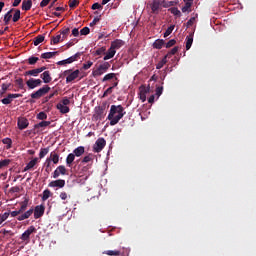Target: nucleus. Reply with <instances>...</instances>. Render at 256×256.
<instances>
[{"label":"nucleus","mask_w":256,"mask_h":256,"mask_svg":"<svg viewBox=\"0 0 256 256\" xmlns=\"http://www.w3.org/2000/svg\"><path fill=\"white\" fill-rule=\"evenodd\" d=\"M127 112H125V108L121 105H112L110 107V111L108 114V121H110L111 127L117 125L119 121H121L122 117H125Z\"/></svg>","instance_id":"f257e3e1"},{"label":"nucleus","mask_w":256,"mask_h":256,"mask_svg":"<svg viewBox=\"0 0 256 256\" xmlns=\"http://www.w3.org/2000/svg\"><path fill=\"white\" fill-rule=\"evenodd\" d=\"M148 7L151 9L150 13L152 15H159L163 9L173 7V2L165 0H152V2L148 4Z\"/></svg>","instance_id":"f03ea898"},{"label":"nucleus","mask_w":256,"mask_h":256,"mask_svg":"<svg viewBox=\"0 0 256 256\" xmlns=\"http://www.w3.org/2000/svg\"><path fill=\"white\" fill-rule=\"evenodd\" d=\"M34 213V219H40V217H43L45 215V206L44 205H38L34 209L30 208L23 214L17 217V221H25V219H29L31 215Z\"/></svg>","instance_id":"7ed1b4c3"},{"label":"nucleus","mask_w":256,"mask_h":256,"mask_svg":"<svg viewBox=\"0 0 256 256\" xmlns=\"http://www.w3.org/2000/svg\"><path fill=\"white\" fill-rule=\"evenodd\" d=\"M29 206V199L25 198L24 201H22L20 203V208L18 210L15 211H8L9 212V217H20V215H23V213H25V211H27V207Z\"/></svg>","instance_id":"20e7f679"},{"label":"nucleus","mask_w":256,"mask_h":256,"mask_svg":"<svg viewBox=\"0 0 256 256\" xmlns=\"http://www.w3.org/2000/svg\"><path fill=\"white\" fill-rule=\"evenodd\" d=\"M66 77V83H73L75 79H78L79 75H81V71L79 69L73 71L72 69L65 70L62 74Z\"/></svg>","instance_id":"39448f33"},{"label":"nucleus","mask_w":256,"mask_h":256,"mask_svg":"<svg viewBox=\"0 0 256 256\" xmlns=\"http://www.w3.org/2000/svg\"><path fill=\"white\" fill-rule=\"evenodd\" d=\"M110 68L111 64L109 62H104L103 64H100L96 70L92 71V75L93 77H101V75L107 73Z\"/></svg>","instance_id":"423d86ee"},{"label":"nucleus","mask_w":256,"mask_h":256,"mask_svg":"<svg viewBox=\"0 0 256 256\" xmlns=\"http://www.w3.org/2000/svg\"><path fill=\"white\" fill-rule=\"evenodd\" d=\"M51 91V87L49 85H46L42 88H39L36 92H33L30 97L31 99H41V97H44V95H47Z\"/></svg>","instance_id":"0eeeda50"},{"label":"nucleus","mask_w":256,"mask_h":256,"mask_svg":"<svg viewBox=\"0 0 256 256\" xmlns=\"http://www.w3.org/2000/svg\"><path fill=\"white\" fill-rule=\"evenodd\" d=\"M105 107L102 106H98L95 108L94 114H93V119L95 121H102L103 119H105Z\"/></svg>","instance_id":"6e6552de"},{"label":"nucleus","mask_w":256,"mask_h":256,"mask_svg":"<svg viewBox=\"0 0 256 256\" xmlns=\"http://www.w3.org/2000/svg\"><path fill=\"white\" fill-rule=\"evenodd\" d=\"M106 145L107 141H105V138H98L93 146L94 153H101Z\"/></svg>","instance_id":"1a4fd4ad"},{"label":"nucleus","mask_w":256,"mask_h":256,"mask_svg":"<svg viewBox=\"0 0 256 256\" xmlns=\"http://www.w3.org/2000/svg\"><path fill=\"white\" fill-rule=\"evenodd\" d=\"M26 85L28 89L33 90L36 89V87H41V85H43V80L30 78L26 81Z\"/></svg>","instance_id":"9d476101"},{"label":"nucleus","mask_w":256,"mask_h":256,"mask_svg":"<svg viewBox=\"0 0 256 256\" xmlns=\"http://www.w3.org/2000/svg\"><path fill=\"white\" fill-rule=\"evenodd\" d=\"M151 87H147L145 85L140 86L139 88V98L142 101V103H145L147 101V93H149Z\"/></svg>","instance_id":"9b49d317"},{"label":"nucleus","mask_w":256,"mask_h":256,"mask_svg":"<svg viewBox=\"0 0 256 256\" xmlns=\"http://www.w3.org/2000/svg\"><path fill=\"white\" fill-rule=\"evenodd\" d=\"M37 231V229L35 228V226H30L28 227V229L21 235L20 239L22 241H29L32 233H35Z\"/></svg>","instance_id":"f8f14e48"},{"label":"nucleus","mask_w":256,"mask_h":256,"mask_svg":"<svg viewBox=\"0 0 256 256\" xmlns=\"http://www.w3.org/2000/svg\"><path fill=\"white\" fill-rule=\"evenodd\" d=\"M67 174V168L65 166L60 165L56 168V170L53 172L52 177L53 179H58L61 175H66Z\"/></svg>","instance_id":"ddd939ff"},{"label":"nucleus","mask_w":256,"mask_h":256,"mask_svg":"<svg viewBox=\"0 0 256 256\" xmlns=\"http://www.w3.org/2000/svg\"><path fill=\"white\" fill-rule=\"evenodd\" d=\"M18 97H23L22 94H8V96L1 100L3 105H11L13 99H18Z\"/></svg>","instance_id":"4468645a"},{"label":"nucleus","mask_w":256,"mask_h":256,"mask_svg":"<svg viewBox=\"0 0 256 256\" xmlns=\"http://www.w3.org/2000/svg\"><path fill=\"white\" fill-rule=\"evenodd\" d=\"M17 125L18 129H20V131H23V129H27L29 127V120H27V118H19Z\"/></svg>","instance_id":"2eb2a0df"},{"label":"nucleus","mask_w":256,"mask_h":256,"mask_svg":"<svg viewBox=\"0 0 256 256\" xmlns=\"http://www.w3.org/2000/svg\"><path fill=\"white\" fill-rule=\"evenodd\" d=\"M48 187H59V189H63V187H65V180L58 179V180L51 181L48 184Z\"/></svg>","instance_id":"dca6fc26"},{"label":"nucleus","mask_w":256,"mask_h":256,"mask_svg":"<svg viewBox=\"0 0 256 256\" xmlns=\"http://www.w3.org/2000/svg\"><path fill=\"white\" fill-rule=\"evenodd\" d=\"M125 45V42L121 39H116L111 42V46L113 50L117 51V49H121Z\"/></svg>","instance_id":"f3484780"},{"label":"nucleus","mask_w":256,"mask_h":256,"mask_svg":"<svg viewBox=\"0 0 256 256\" xmlns=\"http://www.w3.org/2000/svg\"><path fill=\"white\" fill-rule=\"evenodd\" d=\"M13 11H15V8L10 9L5 15H4V25H9L11 22V19H13Z\"/></svg>","instance_id":"a211bd4d"},{"label":"nucleus","mask_w":256,"mask_h":256,"mask_svg":"<svg viewBox=\"0 0 256 256\" xmlns=\"http://www.w3.org/2000/svg\"><path fill=\"white\" fill-rule=\"evenodd\" d=\"M115 53H117V50L113 49L112 46L108 49L107 53L104 56V61H109V59H113L115 57Z\"/></svg>","instance_id":"6ab92c4d"},{"label":"nucleus","mask_w":256,"mask_h":256,"mask_svg":"<svg viewBox=\"0 0 256 256\" xmlns=\"http://www.w3.org/2000/svg\"><path fill=\"white\" fill-rule=\"evenodd\" d=\"M40 79H42L43 83H49L50 81L53 80V78H51V72H49V71H44L40 75Z\"/></svg>","instance_id":"aec40b11"},{"label":"nucleus","mask_w":256,"mask_h":256,"mask_svg":"<svg viewBox=\"0 0 256 256\" xmlns=\"http://www.w3.org/2000/svg\"><path fill=\"white\" fill-rule=\"evenodd\" d=\"M37 163H39V158H34L32 159L25 167H24V172L25 171H30V169H33V167H35V165H37Z\"/></svg>","instance_id":"412c9836"},{"label":"nucleus","mask_w":256,"mask_h":256,"mask_svg":"<svg viewBox=\"0 0 256 256\" xmlns=\"http://www.w3.org/2000/svg\"><path fill=\"white\" fill-rule=\"evenodd\" d=\"M31 7H33L32 0H23L22 2V11H30Z\"/></svg>","instance_id":"4be33fe9"},{"label":"nucleus","mask_w":256,"mask_h":256,"mask_svg":"<svg viewBox=\"0 0 256 256\" xmlns=\"http://www.w3.org/2000/svg\"><path fill=\"white\" fill-rule=\"evenodd\" d=\"M79 59H81V52H77L73 56L67 58L66 61L68 62V65H71V63H75V61H79Z\"/></svg>","instance_id":"5701e85b"},{"label":"nucleus","mask_w":256,"mask_h":256,"mask_svg":"<svg viewBox=\"0 0 256 256\" xmlns=\"http://www.w3.org/2000/svg\"><path fill=\"white\" fill-rule=\"evenodd\" d=\"M47 159H49L51 163H54V165H57V163H59V154L53 151L50 153V157Z\"/></svg>","instance_id":"b1692460"},{"label":"nucleus","mask_w":256,"mask_h":256,"mask_svg":"<svg viewBox=\"0 0 256 256\" xmlns=\"http://www.w3.org/2000/svg\"><path fill=\"white\" fill-rule=\"evenodd\" d=\"M56 108L58 109V111H60V113H62V115H65L69 113V111H71V109L68 106L59 103L56 105Z\"/></svg>","instance_id":"393cba45"},{"label":"nucleus","mask_w":256,"mask_h":256,"mask_svg":"<svg viewBox=\"0 0 256 256\" xmlns=\"http://www.w3.org/2000/svg\"><path fill=\"white\" fill-rule=\"evenodd\" d=\"M9 219V212H4L0 214V226L1 227H5V225H7V223H5V221H7Z\"/></svg>","instance_id":"a878e982"},{"label":"nucleus","mask_w":256,"mask_h":256,"mask_svg":"<svg viewBox=\"0 0 256 256\" xmlns=\"http://www.w3.org/2000/svg\"><path fill=\"white\" fill-rule=\"evenodd\" d=\"M73 154L75 157H81L82 155L85 154V147L84 146H79L76 149L73 150Z\"/></svg>","instance_id":"bb28decb"},{"label":"nucleus","mask_w":256,"mask_h":256,"mask_svg":"<svg viewBox=\"0 0 256 256\" xmlns=\"http://www.w3.org/2000/svg\"><path fill=\"white\" fill-rule=\"evenodd\" d=\"M55 55H59V51L42 53L41 59H53V57H55Z\"/></svg>","instance_id":"cd10ccee"},{"label":"nucleus","mask_w":256,"mask_h":256,"mask_svg":"<svg viewBox=\"0 0 256 256\" xmlns=\"http://www.w3.org/2000/svg\"><path fill=\"white\" fill-rule=\"evenodd\" d=\"M25 77H39V70L37 68L28 70L24 73Z\"/></svg>","instance_id":"c85d7f7f"},{"label":"nucleus","mask_w":256,"mask_h":256,"mask_svg":"<svg viewBox=\"0 0 256 256\" xmlns=\"http://www.w3.org/2000/svg\"><path fill=\"white\" fill-rule=\"evenodd\" d=\"M73 161H75V154L74 153L68 154V156L66 157L67 167H72Z\"/></svg>","instance_id":"c756f323"},{"label":"nucleus","mask_w":256,"mask_h":256,"mask_svg":"<svg viewBox=\"0 0 256 256\" xmlns=\"http://www.w3.org/2000/svg\"><path fill=\"white\" fill-rule=\"evenodd\" d=\"M13 12H14V15L12 17V21H13V23H17V21H19V19H21V10L14 9Z\"/></svg>","instance_id":"7c9ffc66"},{"label":"nucleus","mask_w":256,"mask_h":256,"mask_svg":"<svg viewBox=\"0 0 256 256\" xmlns=\"http://www.w3.org/2000/svg\"><path fill=\"white\" fill-rule=\"evenodd\" d=\"M163 45H165V40L158 39L153 43L154 49H163Z\"/></svg>","instance_id":"2f4dec72"},{"label":"nucleus","mask_w":256,"mask_h":256,"mask_svg":"<svg viewBox=\"0 0 256 256\" xmlns=\"http://www.w3.org/2000/svg\"><path fill=\"white\" fill-rule=\"evenodd\" d=\"M50 125H51V122L42 121V122H39L38 124H35L34 129H41V128L49 127Z\"/></svg>","instance_id":"473e14b6"},{"label":"nucleus","mask_w":256,"mask_h":256,"mask_svg":"<svg viewBox=\"0 0 256 256\" xmlns=\"http://www.w3.org/2000/svg\"><path fill=\"white\" fill-rule=\"evenodd\" d=\"M115 78H117V74H115V73H108V74H106L103 77L102 83H105L106 81H111L112 79L115 80Z\"/></svg>","instance_id":"72a5a7b5"},{"label":"nucleus","mask_w":256,"mask_h":256,"mask_svg":"<svg viewBox=\"0 0 256 256\" xmlns=\"http://www.w3.org/2000/svg\"><path fill=\"white\" fill-rule=\"evenodd\" d=\"M15 85H17L18 89H22L24 91H26L25 89V83L23 82V78H17L14 81Z\"/></svg>","instance_id":"f704fd0d"},{"label":"nucleus","mask_w":256,"mask_h":256,"mask_svg":"<svg viewBox=\"0 0 256 256\" xmlns=\"http://www.w3.org/2000/svg\"><path fill=\"white\" fill-rule=\"evenodd\" d=\"M61 41H63V37H61V34H58L57 36H53L51 38L52 45H57L58 43H61Z\"/></svg>","instance_id":"c9c22d12"},{"label":"nucleus","mask_w":256,"mask_h":256,"mask_svg":"<svg viewBox=\"0 0 256 256\" xmlns=\"http://www.w3.org/2000/svg\"><path fill=\"white\" fill-rule=\"evenodd\" d=\"M177 51H179V47L175 46L164 57H166V59H171V57H173V55H175Z\"/></svg>","instance_id":"e433bc0d"},{"label":"nucleus","mask_w":256,"mask_h":256,"mask_svg":"<svg viewBox=\"0 0 256 256\" xmlns=\"http://www.w3.org/2000/svg\"><path fill=\"white\" fill-rule=\"evenodd\" d=\"M104 255H109V256H119L121 255V251L119 250H106L103 252Z\"/></svg>","instance_id":"4c0bfd02"},{"label":"nucleus","mask_w":256,"mask_h":256,"mask_svg":"<svg viewBox=\"0 0 256 256\" xmlns=\"http://www.w3.org/2000/svg\"><path fill=\"white\" fill-rule=\"evenodd\" d=\"M191 45H193V35H189L186 37V51L191 49Z\"/></svg>","instance_id":"58836bf2"},{"label":"nucleus","mask_w":256,"mask_h":256,"mask_svg":"<svg viewBox=\"0 0 256 256\" xmlns=\"http://www.w3.org/2000/svg\"><path fill=\"white\" fill-rule=\"evenodd\" d=\"M45 41V36L43 35H38L37 37L34 38V45L37 47V45H41Z\"/></svg>","instance_id":"ea45409f"},{"label":"nucleus","mask_w":256,"mask_h":256,"mask_svg":"<svg viewBox=\"0 0 256 256\" xmlns=\"http://www.w3.org/2000/svg\"><path fill=\"white\" fill-rule=\"evenodd\" d=\"M193 6V4H191V2H185L184 6L182 7V13H191V7Z\"/></svg>","instance_id":"a19ab883"},{"label":"nucleus","mask_w":256,"mask_h":256,"mask_svg":"<svg viewBox=\"0 0 256 256\" xmlns=\"http://www.w3.org/2000/svg\"><path fill=\"white\" fill-rule=\"evenodd\" d=\"M70 31V28H63L62 30H60V35H62V41H64V39H67V35H69Z\"/></svg>","instance_id":"79ce46f5"},{"label":"nucleus","mask_w":256,"mask_h":256,"mask_svg":"<svg viewBox=\"0 0 256 256\" xmlns=\"http://www.w3.org/2000/svg\"><path fill=\"white\" fill-rule=\"evenodd\" d=\"M2 143L4 145H6V149H11L12 145H13V140H11V138H4L2 140Z\"/></svg>","instance_id":"37998d69"},{"label":"nucleus","mask_w":256,"mask_h":256,"mask_svg":"<svg viewBox=\"0 0 256 256\" xmlns=\"http://www.w3.org/2000/svg\"><path fill=\"white\" fill-rule=\"evenodd\" d=\"M49 153V147L47 148H41L39 152V159H43L45 155Z\"/></svg>","instance_id":"c03bdc74"},{"label":"nucleus","mask_w":256,"mask_h":256,"mask_svg":"<svg viewBox=\"0 0 256 256\" xmlns=\"http://www.w3.org/2000/svg\"><path fill=\"white\" fill-rule=\"evenodd\" d=\"M51 197V190L46 189L43 191L42 201H47Z\"/></svg>","instance_id":"a18cd8bd"},{"label":"nucleus","mask_w":256,"mask_h":256,"mask_svg":"<svg viewBox=\"0 0 256 256\" xmlns=\"http://www.w3.org/2000/svg\"><path fill=\"white\" fill-rule=\"evenodd\" d=\"M45 165V171L46 173H49L50 171H53V168H51V160L46 158V161L44 163Z\"/></svg>","instance_id":"49530a36"},{"label":"nucleus","mask_w":256,"mask_h":256,"mask_svg":"<svg viewBox=\"0 0 256 256\" xmlns=\"http://www.w3.org/2000/svg\"><path fill=\"white\" fill-rule=\"evenodd\" d=\"M10 87H11V83H9V84L3 83L1 85V89H2L1 95H5V93H7V91H9Z\"/></svg>","instance_id":"de8ad7c7"},{"label":"nucleus","mask_w":256,"mask_h":256,"mask_svg":"<svg viewBox=\"0 0 256 256\" xmlns=\"http://www.w3.org/2000/svg\"><path fill=\"white\" fill-rule=\"evenodd\" d=\"M11 163L10 159H4L0 161V169H3V167H9Z\"/></svg>","instance_id":"09e8293b"},{"label":"nucleus","mask_w":256,"mask_h":256,"mask_svg":"<svg viewBox=\"0 0 256 256\" xmlns=\"http://www.w3.org/2000/svg\"><path fill=\"white\" fill-rule=\"evenodd\" d=\"M167 64V57L164 56V59H162L157 65L156 69H163L164 65Z\"/></svg>","instance_id":"8fccbe9b"},{"label":"nucleus","mask_w":256,"mask_h":256,"mask_svg":"<svg viewBox=\"0 0 256 256\" xmlns=\"http://www.w3.org/2000/svg\"><path fill=\"white\" fill-rule=\"evenodd\" d=\"M173 29H175V25H171L167 28V30L164 33V37H169L173 33Z\"/></svg>","instance_id":"3c124183"},{"label":"nucleus","mask_w":256,"mask_h":256,"mask_svg":"<svg viewBox=\"0 0 256 256\" xmlns=\"http://www.w3.org/2000/svg\"><path fill=\"white\" fill-rule=\"evenodd\" d=\"M90 161H93V154H88L87 156H85L81 163H89Z\"/></svg>","instance_id":"603ef678"},{"label":"nucleus","mask_w":256,"mask_h":256,"mask_svg":"<svg viewBox=\"0 0 256 256\" xmlns=\"http://www.w3.org/2000/svg\"><path fill=\"white\" fill-rule=\"evenodd\" d=\"M39 61V57L31 56L28 58V63L30 65H35Z\"/></svg>","instance_id":"864d4df0"},{"label":"nucleus","mask_w":256,"mask_h":256,"mask_svg":"<svg viewBox=\"0 0 256 256\" xmlns=\"http://www.w3.org/2000/svg\"><path fill=\"white\" fill-rule=\"evenodd\" d=\"M70 103H71V100H69V98L63 97L62 100L58 104L64 105L67 107V105H69Z\"/></svg>","instance_id":"5fc2aeb1"},{"label":"nucleus","mask_w":256,"mask_h":256,"mask_svg":"<svg viewBox=\"0 0 256 256\" xmlns=\"http://www.w3.org/2000/svg\"><path fill=\"white\" fill-rule=\"evenodd\" d=\"M37 119H40V121H45V119H47V113L45 112H39L37 114Z\"/></svg>","instance_id":"6e6d98bb"},{"label":"nucleus","mask_w":256,"mask_h":256,"mask_svg":"<svg viewBox=\"0 0 256 256\" xmlns=\"http://www.w3.org/2000/svg\"><path fill=\"white\" fill-rule=\"evenodd\" d=\"M105 51H107V48L100 47L96 50L95 55H105Z\"/></svg>","instance_id":"4d7b16f0"},{"label":"nucleus","mask_w":256,"mask_h":256,"mask_svg":"<svg viewBox=\"0 0 256 256\" xmlns=\"http://www.w3.org/2000/svg\"><path fill=\"white\" fill-rule=\"evenodd\" d=\"M91 33V29L89 27H84L80 30V35H89Z\"/></svg>","instance_id":"13d9d810"},{"label":"nucleus","mask_w":256,"mask_h":256,"mask_svg":"<svg viewBox=\"0 0 256 256\" xmlns=\"http://www.w3.org/2000/svg\"><path fill=\"white\" fill-rule=\"evenodd\" d=\"M78 5H79V0H72L69 3L70 9H75V7H77Z\"/></svg>","instance_id":"bf43d9fd"},{"label":"nucleus","mask_w":256,"mask_h":256,"mask_svg":"<svg viewBox=\"0 0 256 256\" xmlns=\"http://www.w3.org/2000/svg\"><path fill=\"white\" fill-rule=\"evenodd\" d=\"M91 67H93V62H91V61H88L87 63L83 64V69L85 71H87V69H91Z\"/></svg>","instance_id":"052dcab7"},{"label":"nucleus","mask_w":256,"mask_h":256,"mask_svg":"<svg viewBox=\"0 0 256 256\" xmlns=\"http://www.w3.org/2000/svg\"><path fill=\"white\" fill-rule=\"evenodd\" d=\"M177 41L175 39H171L166 43V49H169L170 47H173Z\"/></svg>","instance_id":"680f3d73"},{"label":"nucleus","mask_w":256,"mask_h":256,"mask_svg":"<svg viewBox=\"0 0 256 256\" xmlns=\"http://www.w3.org/2000/svg\"><path fill=\"white\" fill-rule=\"evenodd\" d=\"M91 9L93 10V11H95V10H97V9H103V4H99V3H94L93 5H92V7H91Z\"/></svg>","instance_id":"e2e57ef3"},{"label":"nucleus","mask_w":256,"mask_h":256,"mask_svg":"<svg viewBox=\"0 0 256 256\" xmlns=\"http://www.w3.org/2000/svg\"><path fill=\"white\" fill-rule=\"evenodd\" d=\"M156 95L157 97H161V95H163V86H158L156 88Z\"/></svg>","instance_id":"0e129e2a"},{"label":"nucleus","mask_w":256,"mask_h":256,"mask_svg":"<svg viewBox=\"0 0 256 256\" xmlns=\"http://www.w3.org/2000/svg\"><path fill=\"white\" fill-rule=\"evenodd\" d=\"M171 13H172V15H176V16H179V15H181V11L178 9V8H171Z\"/></svg>","instance_id":"69168bd1"},{"label":"nucleus","mask_w":256,"mask_h":256,"mask_svg":"<svg viewBox=\"0 0 256 256\" xmlns=\"http://www.w3.org/2000/svg\"><path fill=\"white\" fill-rule=\"evenodd\" d=\"M111 93H113V87H109L108 89L105 90V92L103 93V97H107V95H111Z\"/></svg>","instance_id":"338daca9"},{"label":"nucleus","mask_w":256,"mask_h":256,"mask_svg":"<svg viewBox=\"0 0 256 256\" xmlns=\"http://www.w3.org/2000/svg\"><path fill=\"white\" fill-rule=\"evenodd\" d=\"M49 3H51V0H42L40 2V7H47V5H49Z\"/></svg>","instance_id":"774afa93"}]
</instances>
